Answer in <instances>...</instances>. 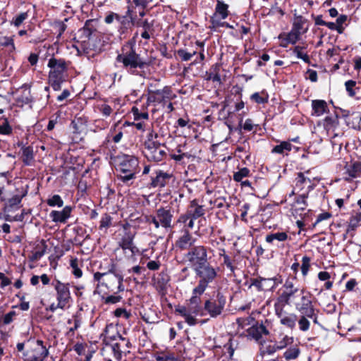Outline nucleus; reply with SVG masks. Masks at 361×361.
Instances as JSON below:
<instances>
[{
	"label": "nucleus",
	"mask_w": 361,
	"mask_h": 361,
	"mask_svg": "<svg viewBox=\"0 0 361 361\" xmlns=\"http://www.w3.org/2000/svg\"><path fill=\"white\" fill-rule=\"evenodd\" d=\"M212 250L202 245H195L190 247L185 254L184 259L190 266L199 279L200 286L206 282H214L218 276L219 268L213 266L209 260L208 252Z\"/></svg>",
	"instance_id": "obj_1"
},
{
	"label": "nucleus",
	"mask_w": 361,
	"mask_h": 361,
	"mask_svg": "<svg viewBox=\"0 0 361 361\" xmlns=\"http://www.w3.org/2000/svg\"><path fill=\"white\" fill-rule=\"evenodd\" d=\"M118 63H122L123 68L130 74L145 78V68L151 65V62L137 54L135 41L132 39L125 42L121 47V53L116 58Z\"/></svg>",
	"instance_id": "obj_2"
},
{
	"label": "nucleus",
	"mask_w": 361,
	"mask_h": 361,
	"mask_svg": "<svg viewBox=\"0 0 361 361\" xmlns=\"http://www.w3.org/2000/svg\"><path fill=\"white\" fill-rule=\"evenodd\" d=\"M13 190L4 192V187H0V202L4 203V212H12L22 207V200L27 195L29 185L20 180L15 182Z\"/></svg>",
	"instance_id": "obj_3"
},
{
	"label": "nucleus",
	"mask_w": 361,
	"mask_h": 361,
	"mask_svg": "<svg viewBox=\"0 0 361 361\" xmlns=\"http://www.w3.org/2000/svg\"><path fill=\"white\" fill-rule=\"evenodd\" d=\"M16 350L23 361H44L49 355V350L42 340L30 338L18 343Z\"/></svg>",
	"instance_id": "obj_4"
},
{
	"label": "nucleus",
	"mask_w": 361,
	"mask_h": 361,
	"mask_svg": "<svg viewBox=\"0 0 361 361\" xmlns=\"http://www.w3.org/2000/svg\"><path fill=\"white\" fill-rule=\"evenodd\" d=\"M70 61H66L62 58H56L51 56L47 63L49 68V83L54 91H59L61 89V85L68 79V70Z\"/></svg>",
	"instance_id": "obj_5"
},
{
	"label": "nucleus",
	"mask_w": 361,
	"mask_h": 361,
	"mask_svg": "<svg viewBox=\"0 0 361 361\" xmlns=\"http://www.w3.org/2000/svg\"><path fill=\"white\" fill-rule=\"evenodd\" d=\"M123 281V276L116 273V265L111 262L109 265L106 277L103 279L101 283H97L98 293L104 295L118 294L124 290Z\"/></svg>",
	"instance_id": "obj_6"
},
{
	"label": "nucleus",
	"mask_w": 361,
	"mask_h": 361,
	"mask_svg": "<svg viewBox=\"0 0 361 361\" xmlns=\"http://www.w3.org/2000/svg\"><path fill=\"white\" fill-rule=\"evenodd\" d=\"M173 209L170 206L160 207L155 210L154 214L145 215V221L148 224H153L155 228L162 227L165 229L172 228L173 219Z\"/></svg>",
	"instance_id": "obj_7"
},
{
	"label": "nucleus",
	"mask_w": 361,
	"mask_h": 361,
	"mask_svg": "<svg viewBox=\"0 0 361 361\" xmlns=\"http://www.w3.org/2000/svg\"><path fill=\"white\" fill-rule=\"evenodd\" d=\"M226 303V298L224 293L219 290H215L212 295L204 300L203 310L206 314H209L212 318H216L220 316L224 310Z\"/></svg>",
	"instance_id": "obj_8"
},
{
	"label": "nucleus",
	"mask_w": 361,
	"mask_h": 361,
	"mask_svg": "<svg viewBox=\"0 0 361 361\" xmlns=\"http://www.w3.org/2000/svg\"><path fill=\"white\" fill-rule=\"evenodd\" d=\"M114 329V326L112 323L107 324L102 336H104L103 343L106 346L111 347L114 358L117 361H120L122 358V354L124 353V345L123 342L118 341V338L117 337V334H120L118 331H116L114 334L110 333V330Z\"/></svg>",
	"instance_id": "obj_9"
},
{
	"label": "nucleus",
	"mask_w": 361,
	"mask_h": 361,
	"mask_svg": "<svg viewBox=\"0 0 361 361\" xmlns=\"http://www.w3.org/2000/svg\"><path fill=\"white\" fill-rule=\"evenodd\" d=\"M147 97V105L153 104L154 106L161 104L163 107L168 102L172 101L176 97L171 86L166 85L162 89L149 88Z\"/></svg>",
	"instance_id": "obj_10"
},
{
	"label": "nucleus",
	"mask_w": 361,
	"mask_h": 361,
	"mask_svg": "<svg viewBox=\"0 0 361 361\" xmlns=\"http://www.w3.org/2000/svg\"><path fill=\"white\" fill-rule=\"evenodd\" d=\"M110 159L114 161L118 173H126L133 171H140L139 161L135 156L123 153L117 155L111 154Z\"/></svg>",
	"instance_id": "obj_11"
},
{
	"label": "nucleus",
	"mask_w": 361,
	"mask_h": 361,
	"mask_svg": "<svg viewBox=\"0 0 361 361\" xmlns=\"http://www.w3.org/2000/svg\"><path fill=\"white\" fill-rule=\"evenodd\" d=\"M212 282H206L200 287V281L197 285L192 290V295L191 298L187 301V305L189 309V312L194 315L204 316L203 307L201 306V298L200 296L204 293L206 289L209 287V284Z\"/></svg>",
	"instance_id": "obj_12"
},
{
	"label": "nucleus",
	"mask_w": 361,
	"mask_h": 361,
	"mask_svg": "<svg viewBox=\"0 0 361 361\" xmlns=\"http://www.w3.org/2000/svg\"><path fill=\"white\" fill-rule=\"evenodd\" d=\"M166 145L160 142H148L147 146L144 147L142 153L147 161L158 163L166 159Z\"/></svg>",
	"instance_id": "obj_13"
},
{
	"label": "nucleus",
	"mask_w": 361,
	"mask_h": 361,
	"mask_svg": "<svg viewBox=\"0 0 361 361\" xmlns=\"http://www.w3.org/2000/svg\"><path fill=\"white\" fill-rule=\"evenodd\" d=\"M51 284L56 291L58 307L63 310L72 300L70 291V283H63L60 280L54 279Z\"/></svg>",
	"instance_id": "obj_14"
},
{
	"label": "nucleus",
	"mask_w": 361,
	"mask_h": 361,
	"mask_svg": "<svg viewBox=\"0 0 361 361\" xmlns=\"http://www.w3.org/2000/svg\"><path fill=\"white\" fill-rule=\"evenodd\" d=\"M312 294L305 291L298 302L295 303V309L300 313L313 319L314 323H317V314L315 312V308L312 301Z\"/></svg>",
	"instance_id": "obj_15"
},
{
	"label": "nucleus",
	"mask_w": 361,
	"mask_h": 361,
	"mask_svg": "<svg viewBox=\"0 0 361 361\" xmlns=\"http://www.w3.org/2000/svg\"><path fill=\"white\" fill-rule=\"evenodd\" d=\"M86 121L82 117H75L70 124L71 140L74 143H80L84 140L86 131Z\"/></svg>",
	"instance_id": "obj_16"
},
{
	"label": "nucleus",
	"mask_w": 361,
	"mask_h": 361,
	"mask_svg": "<svg viewBox=\"0 0 361 361\" xmlns=\"http://www.w3.org/2000/svg\"><path fill=\"white\" fill-rule=\"evenodd\" d=\"M304 293H305L304 288L282 290L281 293L276 298L274 305L286 307L294 302L296 298L301 297Z\"/></svg>",
	"instance_id": "obj_17"
},
{
	"label": "nucleus",
	"mask_w": 361,
	"mask_h": 361,
	"mask_svg": "<svg viewBox=\"0 0 361 361\" xmlns=\"http://www.w3.org/2000/svg\"><path fill=\"white\" fill-rule=\"evenodd\" d=\"M181 232L182 234L176 240L174 246L176 250L180 251H188L190 247L195 246L194 243L196 239L188 229H183Z\"/></svg>",
	"instance_id": "obj_18"
},
{
	"label": "nucleus",
	"mask_w": 361,
	"mask_h": 361,
	"mask_svg": "<svg viewBox=\"0 0 361 361\" xmlns=\"http://www.w3.org/2000/svg\"><path fill=\"white\" fill-rule=\"evenodd\" d=\"M284 307L274 305L275 314L280 319L282 325L293 329L295 326L298 316L294 313L286 312Z\"/></svg>",
	"instance_id": "obj_19"
},
{
	"label": "nucleus",
	"mask_w": 361,
	"mask_h": 361,
	"mask_svg": "<svg viewBox=\"0 0 361 361\" xmlns=\"http://www.w3.org/2000/svg\"><path fill=\"white\" fill-rule=\"evenodd\" d=\"M154 173L155 176L151 177V182L148 186L149 188H163L169 184L170 180L173 178L172 173L162 170H157Z\"/></svg>",
	"instance_id": "obj_20"
},
{
	"label": "nucleus",
	"mask_w": 361,
	"mask_h": 361,
	"mask_svg": "<svg viewBox=\"0 0 361 361\" xmlns=\"http://www.w3.org/2000/svg\"><path fill=\"white\" fill-rule=\"evenodd\" d=\"M120 18H121L118 20V22L120 23L118 32L121 35H123L128 32L129 29L135 25L137 15L128 16L127 11H126L125 15H120Z\"/></svg>",
	"instance_id": "obj_21"
},
{
	"label": "nucleus",
	"mask_w": 361,
	"mask_h": 361,
	"mask_svg": "<svg viewBox=\"0 0 361 361\" xmlns=\"http://www.w3.org/2000/svg\"><path fill=\"white\" fill-rule=\"evenodd\" d=\"M73 207L67 205L61 211L53 210L50 212L49 216L55 223L66 224L71 217Z\"/></svg>",
	"instance_id": "obj_22"
},
{
	"label": "nucleus",
	"mask_w": 361,
	"mask_h": 361,
	"mask_svg": "<svg viewBox=\"0 0 361 361\" xmlns=\"http://www.w3.org/2000/svg\"><path fill=\"white\" fill-rule=\"evenodd\" d=\"M170 276L166 272L161 271L154 278V286L157 290L161 295H165L167 292Z\"/></svg>",
	"instance_id": "obj_23"
},
{
	"label": "nucleus",
	"mask_w": 361,
	"mask_h": 361,
	"mask_svg": "<svg viewBox=\"0 0 361 361\" xmlns=\"http://www.w3.org/2000/svg\"><path fill=\"white\" fill-rule=\"evenodd\" d=\"M247 332L250 336L256 340L257 341H259L262 335L267 336L269 334V330L267 327L263 324L262 322L260 324L257 322L256 324H253L252 326L247 329Z\"/></svg>",
	"instance_id": "obj_24"
},
{
	"label": "nucleus",
	"mask_w": 361,
	"mask_h": 361,
	"mask_svg": "<svg viewBox=\"0 0 361 361\" xmlns=\"http://www.w3.org/2000/svg\"><path fill=\"white\" fill-rule=\"evenodd\" d=\"M188 214L193 219H199L206 214V209L204 205L199 204L197 199L191 200L188 206Z\"/></svg>",
	"instance_id": "obj_25"
},
{
	"label": "nucleus",
	"mask_w": 361,
	"mask_h": 361,
	"mask_svg": "<svg viewBox=\"0 0 361 361\" xmlns=\"http://www.w3.org/2000/svg\"><path fill=\"white\" fill-rule=\"evenodd\" d=\"M120 125L121 122L115 123L114 126L111 128L110 133L107 137V138L111 137V140L114 143H118L121 140L123 135V128L130 126V123L125 121L121 126H120Z\"/></svg>",
	"instance_id": "obj_26"
},
{
	"label": "nucleus",
	"mask_w": 361,
	"mask_h": 361,
	"mask_svg": "<svg viewBox=\"0 0 361 361\" xmlns=\"http://www.w3.org/2000/svg\"><path fill=\"white\" fill-rule=\"evenodd\" d=\"M307 193H302L295 197L294 202L290 206L292 209L295 207V209H294L295 214L301 215L302 213L306 210L308 206L307 202Z\"/></svg>",
	"instance_id": "obj_27"
},
{
	"label": "nucleus",
	"mask_w": 361,
	"mask_h": 361,
	"mask_svg": "<svg viewBox=\"0 0 361 361\" xmlns=\"http://www.w3.org/2000/svg\"><path fill=\"white\" fill-rule=\"evenodd\" d=\"M329 111V107L326 102L323 99L312 100V116H321Z\"/></svg>",
	"instance_id": "obj_28"
},
{
	"label": "nucleus",
	"mask_w": 361,
	"mask_h": 361,
	"mask_svg": "<svg viewBox=\"0 0 361 361\" xmlns=\"http://www.w3.org/2000/svg\"><path fill=\"white\" fill-rule=\"evenodd\" d=\"M124 235L118 242V245L123 250L124 255H126L128 248L130 247L133 243L135 233L128 230L126 226H124Z\"/></svg>",
	"instance_id": "obj_29"
},
{
	"label": "nucleus",
	"mask_w": 361,
	"mask_h": 361,
	"mask_svg": "<svg viewBox=\"0 0 361 361\" xmlns=\"http://www.w3.org/2000/svg\"><path fill=\"white\" fill-rule=\"evenodd\" d=\"M360 226H361V212L353 210L348 221L346 231L348 233L355 231Z\"/></svg>",
	"instance_id": "obj_30"
},
{
	"label": "nucleus",
	"mask_w": 361,
	"mask_h": 361,
	"mask_svg": "<svg viewBox=\"0 0 361 361\" xmlns=\"http://www.w3.org/2000/svg\"><path fill=\"white\" fill-rule=\"evenodd\" d=\"M221 65L218 63L212 65L209 70L206 72L205 80L216 82L219 85L222 84L221 78L220 76Z\"/></svg>",
	"instance_id": "obj_31"
},
{
	"label": "nucleus",
	"mask_w": 361,
	"mask_h": 361,
	"mask_svg": "<svg viewBox=\"0 0 361 361\" xmlns=\"http://www.w3.org/2000/svg\"><path fill=\"white\" fill-rule=\"evenodd\" d=\"M345 174L348 177H345V180L347 181L351 180L352 178H356L361 176V163L355 161L351 164L346 166Z\"/></svg>",
	"instance_id": "obj_32"
},
{
	"label": "nucleus",
	"mask_w": 361,
	"mask_h": 361,
	"mask_svg": "<svg viewBox=\"0 0 361 361\" xmlns=\"http://www.w3.org/2000/svg\"><path fill=\"white\" fill-rule=\"evenodd\" d=\"M20 159L24 166H32L35 162V154L32 146H27L21 151Z\"/></svg>",
	"instance_id": "obj_33"
},
{
	"label": "nucleus",
	"mask_w": 361,
	"mask_h": 361,
	"mask_svg": "<svg viewBox=\"0 0 361 361\" xmlns=\"http://www.w3.org/2000/svg\"><path fill=\"white\" fill-rule=\"evenodd\" d=\"M300 34L291 30L288 33L282 32L279 35V39L286 37V43L280 44V46L286 48L289 44H295L300 37Z\"/></svg>",
	"instance_id": "obj_34"
},
{
	"label": "nucleus",
	"mask_w": 361,
	"mask_h": 361,
	"mask_svg": "<svg viewBox=\"0 0 361 361\" xmlns=\"http://www.w3.org/2000/svg\"><path fill=\"white\" fill-rule=\"evenodd\" d=\"M293 147V146L290 142L281 141L279 145L272 148L271 152L283 156L288 155V153L292 150Z\"/></svg>",
	"instance_id": "obj_35"
},
{
	"label": "nucleus",
	"mask_w": 361,
	"mask_h": 361,
	"mask_svg": "<svg viewBox=\"0 0 361 361\" xmlns=\"http://www.w3.org/2000/svg\"><path fill=\"white\" fill-rule=\"evenodd\" d=\"M137 105H138V102H136V106H134L131 110V111L133 114L135 121H138L140 119H146V120L148 119L149 114L147 112V106L149 105H147V104H142L141 106L140 109H139L137 107Z\"/></svg>",
	"instance_id": "obj_36"
},
{
	"label": "nucleus",
	"mask_w": 361,
	"mask_h": 361,
	"mask_svg": "<svg viewBox=\"0 0 361 361\" xmlns=\"http://www.w3.org/2000/svg\"><path fill=\"white\" fill-rule=\"evenodd\" d=\"M140 171H133L131 172H128L126 173H118L117 178L123 185L130 186L133 183L134 180L136 178V175Z\"/></svg>",
	"instance_id": "obj_37"
},
{
	"label": "nucleus",
	"mask_w": 361,
	"mask_h": 361,
	"mask_svg": "<svg viewBox=\"0 0 361 361\" xmlns=\"http://www.w3.org/2000/svg\"><path fill=\"white\" fill-rule=\"evenodd\" d=\"M49 92V86L39 87L36 90V92L33 96H38V97H42V99L40 100H37L36 102H41L42 105L46 106L49 103V99L50 98Z\"/></svg>",
	"instance_id": "obj_38"
},
{
	"label": "nucleus",
	"mask_w": 361,
	"mask_h": 361,
	"mask_svg": "<svg viewBox=\"0 0 361 361\" xmlns=\"http://www.w3.org/2000/svg\"><path fill=\"white\" fill-rule=\"evenodd\" d=\"M47 249L46 242L42 240L41 245H37L35 250L32 252V255L29 256V259L31 262H36L40 259L45 254Z\"/></svg>",
	"instance_id": "obj_39"
},
{
	"label": "nucleus",
	"mask_w": 361,
	"mask_h": 361,
	"mask_svg": "<svg viewBox=\"0 0 361 361\" xmlns=\"http://www.w3.org/2000/svg\"><path fill=\"white\" fill-rule=\"evenodd\" d=\"M221 19H226L229 15L228 5L224 2L218 0L215 7V12L213 14Z\"/></svg>",
	"instance_id": "obj_40"
},
{
	"label": "nucleus",
	"mask_w": 361,
	"mask_h": 361,
	"mask_svg": "<svg viewBox=\"0 0 361 361\" xmlns=\"http://www.w3.org/2000/svg\"><path fill=\"white\" fill-rule=\"evenodd\" d=\"M338 123V116L337 114L334 116H326L323 120L324 128L327 131L335 130Z\"/></svg>",
	"instance_id": "obj_41"
},
{
	"label": "nucleus",
	"mask_w": 361,
	"mask_h": 361,
	"mask_svg": "<svg viewBox=\"0 0 361 361\" xmlns=\"http://www.w3.org/2000/svg\"><path fill=\"white\" fill-rule=\"evenodd\" d=\"M290 238L288 236L286 232H276L271 233L266 235V242L268 243H273L274 240L279 242H284Z\"/></svg>",
	"instance_id": "obj_42"
},
{
	"label": "nucleus",
	"mask_w": 361,
	"mask_h": 361,
	"mask_svg": "<svg viewBox=\"0 0 361 361\" xmlns=\"http://www.w3.org/2000/svg\"><path fill=\"white\" fill-rule=\"evenodd\" d=\"M250 99L258 104H264L269 102V94L265 90L260 92H255L250 95Z\"/></svg>",
	"instance_id": "obj_43"
},
{
	"label": "nucleus",
	"mask_w": 361,
	"mask_h": 361,
	"mask_svg": "<svg viewBox=\"0 0 361 361\" xmlns=\"http://www.w3.org/2000/svg\"><path fill=\"white\" fill-rule=\"evenodd\" d=\"M42 99L41 97H38V96H33L31 94L30 92L27 93H23L21 94L18 99L17 102L21 103L22 105L23 104H32V103L36 102L37 100H40Z\"/></svg>",
	"instance_id": "obj_44"
},
{
	"label": "nucleus",
	"mask_w": 361,
	"mask_h": 361,
	"mask_svg": "<svg viewBox=\"0 0 361 361\" xmlns=\"http://www.w3.org/2000/svg\"><path fill=\"white\" fill-rule=\"evenodd\" d=\"M0 135L9 136L13 133V128L10 125L8 118L2 116L0 118Z\"/></svg>",
	"instance_id": "obj_45"
},
{
	"label": "nucleus",
	"mask_w": 361,
	"mask_h": 361,
	"mask_svg": "<svg viewBox=\"0 0 361 361\" xmlns=\"http://www.w3.org/2000/svg\"><path fill=\"white\" fill-rule=\"evenodd\" d=\"M69 20L68 18H66L64 20H55L52 24L53 27L58 32L56 38L57 39H59L62 35L64 33L66 30L67 29V25H66V22H67Z\"/></svg>",
	"instance_id": "obj_46"
},
{
	"label": "nucleus",
	"mask_w": 361,
	"mask_h": 361,
	"mask_svg": "<svg viewBox=\"0 0 361 361\" xmlns=\"http://www.w3.org/2000/svg\"><path fill=\"white\" fill-rule=\"evenodd\" d=\"M112 216L108 213H104L99 221V230L106 232L108 228L112 226Z\"/></svg>",
	"instance_id": "obj_47"
},
{
	"label": "nucleus",
	"mask_w": 361,
	"mask_h": 361,
	"mask_svg": "<svg viewBox=\"0 0 361 361\" xmlns=\"http://www.w3.org/2000/svg\"><path fill=\"white\" fill-rule=\"evenodd\" d=\"M70 266L72 269L71 272L75 278L79 279L82 277V271L79 267V260L77 257H71L70 259Z\"/></svg>",
	"instance_id": "obj_48"
},
{
	"label": "nucleus",
	"mask_w": 361,
	"mask_h": 361,
	"mask_svg": "<svg viewBox=\"0 0 361 361\" xmlns=\"http://www.w3.org/2000/svg\"><path fill=\"white\" fill-rule=\"evenodd\" d=\"M177 55L183 61H188L195 56L197 53V50L189 51L188 49H179L176 51Z\"/></svg>",
	"instance_id": "obj_49"
},
{
	"label": "nucleus",
	"mask_w": 361,
	"mask_h": 361,
	"mask_svg": "<svg viewBox=\"0 0 361 361\" xmlns=\"http://www.w3.org/2000/svg\"><path fill=\"white\" fill-rule=\"evenodd\" d=\"M92 20H87L85 23L83 27L82 28V34L84 36H82L85 39H90L94 31L96 30L94 28L92 24Z\"/></svg>",
	"instance_id": "obj_50"
},
{
	"label": "nucleus",
	"mask_w": 361,
	"mask_h": 361,
	"mask_svg": "<svg viewBox=\"0 0 361 361\" xmlns=\"http://www.w3.org/2000/svg\"><path fill=\"white\" fill-rule=\"evenodd\" d=\"M224 254L219 253V256L223 257L224 262L223 264L231 271L232 274H234L237 267L234 265V259H232L229 255L226 254L225 250L222 249Z\"/></svg>",
	"instance_id": "obj_51"
},
{
	"label": "nucleus",
	"mask_w": 361,
	"mask_h": 361,
	"mask_svg": "<svg viewBox=\"0 0 361 361\" xmlns=\"http://www.w3.org/2000/svg\"><path fill=\"white\" fill-rule=\"evenodd\" d=\"M102 294V300L106 305L116 304L122 300V297L117 294L110 293L109 295Z\"/></svg>",
	"instance_id": "obj_52"
},
{
	"label": "nucleus",
	"mask_w": 361,
	"mask_h": 361,
	"mask_svg": "<svg viewBox=\"0 0 361 361\" xmlns=\"http://www.w3.org/2000/svg\"><path fill=\"white\" fill-rule=\"evenodd\" d=\"M0 47H8L9 53L14 52L16 50V46L13 37L4 36L0 37Z\"/></svg>",
	"instance_id": "obj_53"
},
{
	"label": "nucleus",
	"mask_w": 361,
	"mask_h": 361,
	"mask_svg": "<svg viewBox=\"0 0 361 361\" xmlns=\"http://www.w3.org/2000/svg\"><path fill=\"white\" fill-rule=\"evenodd\" d=\"M307 183H310V179L305 177L303 173H298L297 177L295 178V188L302 190Z\"/></svg>",
	"instance_id": "obj_54"
},
{
	"label": "nucleus",
	"mask_w": 361,
	"mask_h": 361,
	"mask_svg": "<svg viewBox=\"0 0 361 361\" xmlns=\"http://www.w3.org/2000/svg\"><path fill=\"white\" fill-rule=\"evenodd\" d=\"M306 21V19H305L302 16H298L293 24L292 30L300 35L306 32L307 29L302 32L303 25Z\"/></svg>",
	"instance_id": "obj_55"
},
{
	"label": "nucleus",
	"mask_w": 361,
	"mask_h": 361,
	"mask_svg": "<svg viewBox=\"0 0 361 361\" xmlns=\"http://www.w3.org/2000/svg\"><path fill=\"white\" fill-rule=\"evenodd\" d=\"M300 353V350L298 346H293L288 348L283 353V357L288 361L296 359Z\"/></svg>",
	"instance_id": "obj_56"
},
{
	"label": "nucleus",
	"mask_w": 361,
	"mask_h": 361,
	"mask_svg": "<svg viewBox=\"0 0 361 361\" xmlns=\"http://www.w3.org/2000/svg\"><path fill=\"white\" fill-rule=\"evenodd\" d=\"M305 49L304 47L295 46L293 49V53L296 55L297 58L302 59L305 63L310 64V59L307 54L303 53L302 50Z\"/></svg>",
	"instance_id": "obj_57"
},
{
	"label": "nucleus",
	"mask_w": 361,
	"mask_h": 361,
	"mask_svg": "<svg viewBox=\"0 0 361 361\" xmlns=\"http://www.w3.org/2000/svg\"><path fill=\"white\" fill-rule=\"evenodd\" d=\"M234 341L232 338H230L226 343L224 345V353L228 354V357L230 360H233V356L236 348V345H238V342L235 341V347L233 343Z\"/></svg>",
	"instance_id": "obj_58"
},
{
	"label": "nucleus",
	"mask_w": 361,
	"mask_h": 361,
	"mask_svg": "<svg viewBox=\"0 0 361 361\" xmlns=\"http://www.w3.org/2000/svg\"><path fill=\"white\" fill-rule=\"evenodd\" d=\"M47 204L50 207H62L63 200L59 195H54L47 200Z\"/></svg>",
	"instance_id": "obj_59"
},
{
	"label": "nucleus",
	"mask_w": 361,
	"mask_h": 361,
	"mask_svg": "<svg viewBox=\"0 0 361 361\" xmlns=\"http://www.w3.org/2000/svg\"><path fill=\"white\" fill-rule=\"evenodd\" d=\"M351 127L355 130H361V113L360 112H353L351 114Z\"/></svg>",
	"instance_id": "obj_60"
},
{
	"label": "nucleus",
	"mask_w": 361,
	"mask_h": 361,
	"mask_svg": "<svg viewBox=\"0 0 361 361\" xmlns=\"http://www.w3.org/2000/svg\"><path fill=\"white\" fill-rule=\"evenodd\" d=\"M250 173V169L247 167H243L234 173L233 180L236 182H241L244 178L249 176Z\"/></svg>",
	"instance_id": "obj_61"
},
{
	"label": "nucleus",
	"mask_w": 361,
	"mask_h": 361,
	"mask_svg": "<svg viewBox=\"0 0 361 361\" xmlns=\"http://www.w3.org/2000/svg\"><path fill=\"white\" fill-rule=\"evenodd\" d=\"M308 317L304 314H300L298 319L299 329L302 331H307L310 329V322L308 320Z\"/></svg>",
	"instance_id": "obj_62"
},
{
	"label": "nucleus",
	"mask_w": 361,
	"mask_h": 361,
	"mask_svg": "<svg viewBox=\"0 0 361 361\" xmlns=\"http://www.w3.org/2000/svg\"><path fill=\"white\" fill-rule=\"evenodd\" d=\"M61 118V112L58 111L56 113L50 116L48 125L47 126V131H51L58 123L59 119Z\"/></svg>",
	"instance_id": "obj_63"
},
{
	"label": "nucleus",
	"mask_w": 361,
	"mask_h": 361,
	"mask_svg": "<svg viewBox=\"0 0 361 361\" xmlns=\"http://www.w3.org/2000/svg\"><path fill=\"white\" fill-rule=\"evenodd\" d=\"M18 313L16 311H10L2 317L1 322L3 325H8L14 321Z\"/></svg>",
	"instance_id": "obj_64"
}]
</instances>
